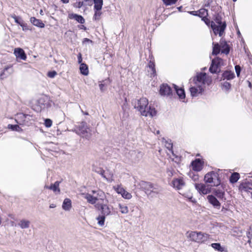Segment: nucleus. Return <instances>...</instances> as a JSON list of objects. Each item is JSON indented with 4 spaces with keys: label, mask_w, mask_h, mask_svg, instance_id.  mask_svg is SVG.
Masks as SVG:
<instances>
[{
    "label": "nucleus",
    "mask_w": 252,
    "mask_h": 252,
    "mask_svg": "<svg viewBox=\"0 0 252 252\" xmlns=\"http://www.w3.org/2000/svg\"><path fill=\"white\" fill-rule=\"evenodd\" d=\"M204 181L206 183L211 184V185H210L211 187L218 186L220 183L218 174L214 172H211L206 174L204 177Z\"/></svg>",
    "instance_id": "39448f33"
},
{
    "label": "nucleus",
    "mask_w": 252,
    "mask_h": 252,
    "mask_svg": "<svg viewBox=\"0 0 252 252\" xmlns=\"http://www.w3.org/2000/svg\"><path fill=\"white\" fill-rule=\"evenodd\" d=\"M235 71H236L237 76L239 77L240 75V72H241L240 66L238 65H236L235 66Z\"/></svg>",
    "instance_id": "603ef678"
},
{
    "label": "nucleus",
    "mask_w": 252,
    "mask_h": 252,
    "mask_svg": "<svg viewBox=\"0 0 252 252\" xmlns=\"http://www.w3.org/2000/svg\"><path fill=\"white\" fill-rule=\"evenodd\" d=\"M159 133H160V131H159V130H157V131H156V133L157 134H159Z\"/></svg>",
    "instance_id": "69168bd1"
},
{
    "label": "nucleus",
    "mask_w": 252,
    "mask_h": 252,
    "mask_svg": "<svg viewBox=\"0 0 252 252\" xmlns=\"http://www.w3.org/2000/svg\"><path fill=\"white\" fill-rule=\"evenodd\" d=\"M207 199L210 204H211L214 208L216 209H220V203L213 195H208L207 196Z\"/></svg>",
    "instance_id": "9d476101"
},
{
    "label": "nucleus",
    "mask_w": 252,
    "mask_h": 252,
    "mask_svg": "<svg viewBox=\"0 0 252 252\" xmlns=\"http://www.w3.org/2000/svg\"><path fill=\"white\" fill-rule=\"evenodd\" d=\"M175 90L177 94H178V95L179 96V97L180 98L183 99L185 97V92L183 89H182V88L178 89L177 86L175 85Z\"/></svg>",
    "instance_id": "7c9ffc66"
},
{
    "label": "nucleus",
    "mask_w": 252,
    "mask_h": 252,
    "mask_svg": "<svg viewBox=\"0 0 252 252\" xmlns=\"http://www.w3.org/2000/svg\"><path fill=\"white\" fill-rule=\"evenodd\" d=\"M56 205H55V204H51L50 205L49 207H50V208H55V207H56Z\"/></svg>",
    "instance_id": "e2e57ef3"
},
{
    "label": "nucleus",
    "mask_w": 252,
    "mask_h": 252,
    "mask_svg": "<svg viewBox=\"0 0 252 252\" xmlns=\"http://www.w3.org/2000/svg\"><path fill=\"white\" fill-rule=\"evenodd\" d=\"M80 70L81 71V73L84 75H87L89 73V70L88 66L85 64V63H81L80 66Z\"/></svg>",
    "instance_id": "c756f323"
},
{
    "label": "nucleus",
    "mask_w": 252,
    "mask_h": 252,
    "mask_svg": "<svg viewBox=\"0 0 252 252\" xmlns=\"http://www.w3.org/2000/svg\"><path fill=\"white\" fill-rule=\"evenodd\" d=\"M94 10H101L103 5V0H94Z\"/></svg>",
    "instance_id": "cd10ccee"
},
{
    "label": "nucleus",
    "mask_w": 252,
    "mask_h": 252,
    "mask_svg": "<svg viewBox=\"0 0 252 252\" xmlns=\"http://www.w3.org/2000/svg\"><path fill=\"white\" fill-rule=\"evenodd\" d=\"M197 11H191L190 12V14L193 15H196V16H197Z\"/></svg>",
    "instance_id": "052dcab7"
},
{
    "label": "nucleus",
    "mask_w": 252,
    "mask_h": 252,
    "mask_svg": "<svg viewBox=\"0 0 252 252\" xmlns=\"http://www.w3.org/2000/svg\"><path fill=\"white\" fill-rule=\"evenodd\" d=\"M204 91V87L199 85V86L192 87L190 88V92L192 96H196L198 94H201Z\"/></svg>",
    "instance_id": "ddd939ff"
},
{
    "label": "nucleus",
    "mask_w": 252,
    "mask_h": 252,
    "mask_svg": "<svg viewBox=\"0 0 252 252\" xmlns=\"http://www.w3.org/2000/svg\"><path fill=\"white\" fill-rule=\"evenodd\" d=\"M197 16L203 19L208 15V10L205 8H201L197 11Z\"/></svg>",
    "instance_id": "473e14b6"
},
{
    "label": "nucleus",
    "mask_w": 252,
    "mask_h": 252,
    "mask_svg": "<svg viewBox=\"0 0 252 252\" xmlns=\"http://www.w3.org/2000/svg\"><path fill=\"white\" fill-rule=\"evenodd\" d=\"M202 20H203L208 26H210V24L211 25V21L207 18V16L206 17H204L203 19H202Z\"/></svg>",
    "instance_id": "864d4df0"
},
{
    "label": "nucleus",
    "mask_w": 252,
    "mask_h": 252,
    "mask_svg": "<svg viewBox=\"0 0 252 252\" xmlns=\"http://www.w3.org/2000/svg\"><path fill=\"white\" fill-rule=\"evenodd\" d=\"M191 165L193 170L199 171L202 169L203 163L201 159L198 158L192 161Z\"/></svg>",
    "instance_id": "2eb2a0df"
},
{
    "label": "nucleus",
    "mask_w": 252,
    "mask_h": 252,
    "mask_svg": "<svg viewBox=\"0 0 252 252\" xmlns=\"http://www.w3.org/2000/svg\"><path fill=\"white\" fill-rule=\"evenodd\" d=\"M48 101V97L46 95H42L37 100V103L39 106L42 108L44 107Z\"/></svg>",
    "instance_id": "b1692460"
},
{
    "label": "nucleus",
    "mask_w": 252,
    "mask_h": 252,
    "mask_svg": "<svg viewBox=\"0 0 252 252\" xmlns=\"http://www.w3.org/2000/svg\"><path fill=\"white\" fill-rule=\"evenodd\" d=\"M220 46L218 43L215 44L213 49V55H217L220 52Z\"/></svg>",
    "instance_id": "c9c22d12"
},
{
    "label": "nucleus",
    "mask_w": 252,
    "mask_h": 252,
    "mask_svg": "<svg viewBox=\"0 0 252 252\" xmlns=\"http://www.w3.org/2000/svg\"><path fill=\"white\" fill-rule=\"evenodd\" d=\"M214 20L217 25L214 21H211V28L215 35L219 34L220 36H221L226 29V23L222 21V17L219 14L215 15Z\"/></svg>",
    "instance_id": "f03ea898"
},
{
    "label": "nucleus",
    "mask_w": 252,
    "mask_h": 252,
    "mask_svg": "<svg viewBox=\"0 0 252 252\" xmlns=\"http://www.w3.org/2000/svg\"><path fill=\"white\" fill-rule=\"evenodd\" d=\"M239 178V174L237 172H234L231 174L230 177V182L231 183H235L237 182Z\"/></svg>",
    "instance_id": "2f4dec72"
},
{
    "label": "nucleus",
    "mask_w": 252,
    "mask_h": 252,
    "mask_svg": "<svg viewBox=\"0 0 252 252\" xmlns=\"http://www.w3.org/2000/svg\"><path fill=\"white\" fill-rule=\"evenodd\" d=\"M64 3H67L69 2V0H61Z\"/></svg>",
    "instance_id": "0e129e2a"
},
{
    "label": "nucleus",
    "mask_w": 252,
    "mask_h": 252,
    "mask_svg": "<svg viewBox=\"0 0 252 252\" xmlns=\"http://www.w3.org/2000/svg\"><path fill=\"white\" fill-rule=\"evenodd\" d=\"M131 158L134 162L138 161L143 156V153L139 151H133L130 152Z\"/></svg>",
    "instance_id": "dca6fc26"
},
{
    "label": "nucleus",
    "mask_w": 252,
    "mask_h": 252,
    "mask_svg": "<svg viewBox=\"0 0 252 252\" xmlns=\"http://www.w3.org/2000/svg\"><path fill=\"white\" fill-rule=\"evenodd\" d=\"M85 5V0H76L74 3V6L77 8H80L83 5Z\"/></svg>",
    "instance_id": "79ce46f5"
},
{
    "label": "nucleus",
    "mask_w": 252,
    "mask_h": 252,
    "mask_svg": "<svg viewBox=\"0 0 252 252\" xmlns=\"http://www.w3.org/2000/svg\"><path fill=\"white\" fill-rule=\"evenodd\" d=\"M122 197L126 199H129L132 197L131 194L125 190L121 195Z\"/></svg>",
    "instance_id": "c03bdc74"
},
{
    "label": "nucleus",
    "mask_w": 252,
    "mask_h": 252,
    "mask_svg": "<svg viewBox=\"0 0 252 252\" xmlns=\"http://www.w3.org/2000/svg\"><path fill=\"white\" fill-rule=\"evenodd\" d=\"M59 184L60 182L58 181L56 182L53 185H52L49 189L53 190L54 192L58 191L59 192H60V190L59 189ZM46 188H48V187H46Z\"/></svg>",
    "instance_id": "f704fd0d"
},
{
    "label": "nucleus",
    "mask_w": 252,
    "mask_h": 252,
    "mask_svg": "<svg viewBox=\"0 0 252 252\" xmlns=\"http://www.w3.org/2000/svg\"><path fill=\"white\" fill-rule=\"evenodd\" d=\"M195 84L196 86L201 85L204 88V85L206 81V74L205 73H200L198 74L196 78L194 79Z\"/></svg>",
    "instance_id": "1a4fd4ad"
},
{
    "label": "nucleus",
    "mask_w": 252,
    "mask_h": 252,
    "mask_svg": "<svg viewBox=\"0 0 252 252\" xmlns=\"http://www.w3.org/2000/svg\"><path fill=\"white\" fill-rule=\"evenodd\" d=\"M52 125V121L49 119H47L45 120V125L47 127H50Z\"/></svg>",
    "instance_id": "09e8293b"
},
{
    "label": "nucleus",
    "mask_w": 252,
    "mask_h": 252,
    "mask_svg": "<svg viewBox=\"0 0 252 252\" xmlns=\"http://www.w3.org/2000/svg\"><path fill=\"white\" fill-rule=\"evenodd\" d=\"M82 113H83L86 115H88V113H87V112H84L83 111H82Z\"/></svg>",
    "instance_id": "338daca9"
},
{
    "label": "nucleus",
    "mask_w": 252,
    "mask_h": 252,
    "mask_svg": "<svg viewBox=\"0 0 252 252\" xmlns=\"http://www.w3.org/2000/svg\"><path fill=\"white\" fill-rule=\"evenodd\" d=\"M220 47L222 49L221 53L227 55L229 53V47L225 41L221 40L220 41Z\"/></svg>",
    "instance_id": "4be33fe9"
},
{
    "label": "nucleus",
    "mask_w": 252,
    "mask_h": 252,
    "mask_svg": "<svg viewBox=\"0 0 252 252\" xmlns=\"http://www.w3.org/2000/svg\"><path fill=\"white\" fill-rule=\"evenodd\" d=\"M134 108H136L142 115L145 117L149 116L152 118L157 114L155 108L149 105L148 100L145 97L137 100L135 103Z\"/></svg>",
    "instance_id": "f257e3e1"
},
{
    "label": "nucleus",
    "mask_w": 252,
    "mask_h": 252,
    "mask_svg": "<svg viewBox=\"0 0 252 252\" xmlns=\"http://www.w3.org/2000/svg\"><path fill=\"white\" fill-rule=\"evenodd\" d=\"M85 42H92V40H90L89 39L86 38H84V41H83L84 43Z\"/></svg>",
    "instance_id": "680f3d73"
},
{
    "label": "nucleus",
    "mask_w": 252,
    "mask_h": 252,
    "mask_svg": "<svg viewBox=\"0 0 252 252\" xmlns=\"http://www.w3.org/2000/svg\"><path fill=\"white\" fill-rule=\"evenodd\" d=\"M211 246L214 249L219 252H222L224 251V248L220 246V243H213Z\"/></svg>",
    "instance_id": "e433bc0d"
},
{
    "label": "nucleus",
    "mask_w": 252,
    "mask_h": 252,
    "mask_svg": "<svg viewBox=\"0 0 252 252\" xmlns=\"http://www.w3.org/2000/svg\"><path fill=\"white\" fill-rule=\"evenodd\" d=\"M42 13H43V11L42 10H41L40 11V14H42Z\"/></svg>",
    "instance_id": "774afa93"
},
{
    "label": "nucleus",
    "mask_w": 252,
    "mask_h": 252,
    "mask_svg": "<svg viewBox=\"0 0 252 252\" xmlns=\"http://www.w3.org/2000/svg\"><path fill=\"white\" fill-rule=\"evenodd\" d=\"M213 192L215 196L218 197L219 199L222 200H225L226 198L224 197L225 192L223 189H215L213 190Z\"/></svg>",
    "instance_id": "f3484780"
},
{
    "label": "nucleus",
    "mask_w": 252,
    "mask_h": 252,
    "mask_svg": "<svg viewBox=\"0 0 252 252\" xmlns=\"http://www.w3.org/2000/svg\"><path fill=\"white\" fill-rule=\"evenodd\" d=\"M11 17L14 19L15 22L19 24L21 27L24 28V24L22 22H20L19 21V17L16 16L15 14L11 15Z\"/></svg>",
    "instance_id": "a18cd8bd"
},
{
    "label": "nucleus",
    "mask_w": 252,
    "mask_h": 252,
    "mask_svg": "<svg viewBox=\"0 0 252 252\" xmlns=\"http://www.w3.org/2000/svg\"><path fill=\"white\" fill-rule=\"evenodd\" d=\"M31 22L35 26L43 28L45 27V24L41 20L37 19L34 17H32L30 19Z\"/></svg>",
    "instance_id": "6ab92c4d"
},
{
    "label": "nucleus",
    "mask_w": 252,
    "mask_h": 252,
    "mask_svg": "<svg viewBox=\"0 0 252 252\" xmlns=\"http://www.w3.org/2000/svg\"><path fill=\"white\" fill-rule=\"evenodd\" d=\"M222 76L224 79L231 80L234 77L235 75L233 72L230 71H225L223 72Z\"/></svg>",
    "instance_id": "c85d7f7f"
},
{
    "label": "nucleus",
    "mask_w": 252,
    "mask_h": 252,
    "mask_svg": "<svg viewBox=\"0 0 252 252\" xmlns=\"http://www.w3.org/2000/svg\"><path fill=\"white\" fill-rule=\"evenodd\" d=\"M101 14L102 12H101V10H95L93 19L95 21L99 20Z\"/></svg>",
    "instance_id": "a19ab883"
},
{
    "label": "nucleus",
    "mask_w": 252,
    "mask_h": 252,
    "mask_svg": "<svg viewBox=\"0 0 252 252\" xmlns=\"http://www.w3.org/2000/svg\"><path fill=\"white\" fill-rule=\"evenodd\" d=\"M99 87L100 90H101V92L104 91V90H105V89H104V85L103 84H102V83L99 84Z\"/></svg>",
    "instance_id": "13d9d810"
},
{
    "label": "nucleus",
    "mask_w": 252,
    "mask_h": 252,
    "mask_svg": "<svg viewBox=\"0 0 252 252\" xmlns=\"http://www.w3.org/2000/svg\"><path fill=\"white\" fill-rule=\"evenodd\" d=\"M94 2V0H85V4L92 5Z\"/></svg>",
    "instance_id": "6e6d98bb"
},
{
    "label": "nucleus",
    "mask_w": 252,
    "mask_h": 252,
    "mask_svg": "<svg viewBox=\"0 0 252 252\" xmlns=\"http://www.w3.org/2000/svg\"><path fill=\"white\" fill-rule=\"evenodd\" d=\"M78 133L82 137H85L87 139L90 138L92 135L91 130L85 122H82L79 126Z\"/></svg>",
    "instance_id": "423d86ee"
},
{
    "label": "nucleus",
    "mask_w": 252,
    "mask_h": 252,
    "mask_svg": "<svg viewBox=\"0 0 252 252\" xmlns=\"http://www.w3.org/2000/svg\"><path fill=\"white\" fill-rule=\"evenodd\" d=\"M150 194L151 193H155L156 194H158L159 193V190L158 188H156L153 186V188L151 189V190L150 191Z\"/></svg>",
    "instance_id": "5fc2aeb1"
},
{
    "label": "nucleus",
    "mask_w": 252,
    "mask_h": 252,
    "mask_svg": "<svg viewBox=\"0 0 252 252\" xmlns=\"http://www.w3.org/2000/svg\"><path fill=\"white\" fill-rule=\"evenodd\" d=\"M155 65L154 62L150 61L149 63L148 70V72L150 73L151 76H155L156 74V71L155 69Z\"/></svg>",
    "instance_id": "bb28decb"
},
{
    "label": "nucleus",
    "mask_w": 252,
    "mask_h": 252,
    "mask_svg": "<svg viewBox=\"0 0 252 252\" xmlns=\"http://www.w3.org/2000/svg\"><path fill=\"white\" fill-rule=\"evenodd\" d=\"M165 146L167 149H168L169 151L172 150V144L170 142L165 141Z\"/></svg>",
    "instance_id": "3c124183"
},
{
    "label": "nucleus",
    "mask_w": 252,
    "mask_h": 252,
    "mask_svg": "<svg viewBox=\"0 0 252 252\" xmlns=\"http://www.w3.org/2000/svg\"><path fill=\"white\" fill-rule=\"evenodd\" d=\"M173 188L177 189H180L185 186V183L182 178L174 179L172 182Z\"/></svg>",
    "instance_id": "f8f14e48"
},
{
    "label": "nucleus",
    "mask_w": 252,
    "mask_h": 252,
    "mask_svg": "<svg viewBox=\"0 0 252 252\" xmlns=\"http://www.w3.org/2000/svg\"><path fill=\"white\" fill-rule=\"evenodd\" d=\"M105 219V216L102 215L98 216L96 218L98 220V224L100 226L103 225L104 224Z\"/></svg>",
    "instance_id": "4c0bfd02"
},
{
    "label": "nucleus",
    "mask_w": 252,
    "mask_h": 252,
    "mask_svg": "<svg viewBox=\"0 0 252 252\" xmlns=\"http://www.w3.org/2000/svg\"><path fill=\"white\" fill-rule=\"evenodd\" d=\"M101 210V215L104 216H108L111 214V210L110 208L106 204H101L100 205Z\"/></svg>",
    "instance_id": "a211bd4d"
},
{
    "label": "nucleus",
    "mask_w": 252,
    "mask_h": 252,
    "mask_svg": "<svg viewBox=\"0 0 252 252\" xmlns=\"http://www.w3.org/2000/svg\"><path fill=\"white\" fill-rule=\"evenodd\" d=\"M9 69H10V70H11V71H10V72H8L9 74H10L12 73V72H13V69H12V68H11V66H6V67H5L4 68V69H3V72L1 73L0 76H5V72H6V71H7L8 70H9Z\"/></svg>",
    "instance_id": "49530a36"
},
{
    "label": "nucleus",
    "mask_w": 252,
    "mask_h": 252,
    "mask_svg": "<svg viewBox=\"0 0 252 252\" xmlns=\"http://www.w3.org/2000/svg\"><path fill=\"white\" fill-rule=\"evenodd\" d=\"M190 240L197 243H203L206 241L209 238V235L201 232L192 231L189 235Z\"/></svg>",
    "instance_id": "20e7f679"
},
{
    "label": "nucleus",
    "mask_w": 252,
    "mask_h": 252,
    "mask_svg": "<svg viewBox=\"0 0 252 252\" xmlns=\"http://www.w3.org/2000/svg\"><path fill=\"white\" fill-rule=\"evenodd\" d=\"M223 86L226 89H229L230 88L231 85L229 82H225L223 84Z\"/></svg>",
    "instance_id": "4d7b16f0"
},
{
    "label": "nucleus",
    "mask_w": 252,
    "mask_h": 252,
    "mask_svg": "<svg viewBox=\"0 0 252 252\" xmlns=\"http://www.w3.org/2000/svg\"><path fill=\"white\" fill-rule=\"evenodd\" d=\"M30 223L31 222L30 220L25 219H22L20 220L18 224L21 228L26 229L30 227Z\"/></svg>",
    "instance_id": "393cba45"
},
{
    "label": "nucleus",
    "mask_w": 252,
    "mask_h": 252,
    "mask_svg": "<svg viewBox=\"0 0 252 252\" xmlns=\"http://www.w3.org/2000/svg\"><path fill=\"white\" fill-rule=\"evenodd\" d=\"M250 184L249 183H242L239 186V189H241L242 191L251 192V191L252 190V188L250 187Z\"/></svg>",
    "instance_id": "5701e85b"
},
{
    "label": "nucleus",
    "mask_w": 252,
    "mask_h": 252,
    "mask_svg": "<svg viewBox=\"0 0 252 252\" xmlns=\"http://www.w3.org/2000/svg\"><path fill=\"white\" fill-rule=\"evenodd\" d=\"M71 200L69 198H65L62 205L63 209L65 211H69L71 209Z\"/></svg>",
    "instance_id": "412c9836"
},
{
    "label": "nucleus",
    "mask_w": 252,
    "mask_h": 252,
    "mask_svg": "<svg viewBox=\"0 0 252 252\" xmlns=\"http://www.w3.org/2000/svg\"><path fill=\"white\" fill-rule=\"evenodd\" d=\"M69 17L71 19H75L78 23H79L80 24H84L85 23V19L81 15H78L76 14H72L71 15H70Z\"/></svg>",
    "instance_id": "a878e982"
},
{
    "label": "nucleus",
    "mask_w": 252,
    "mask_h": 252,
    "mask_svg": "<svg viewBox=\"0 0 252 252\" xmlns=\"http://www.w3.org/2000/svg\"><path fill=\"white\" fill-rule=\"evenodd\" d=\"M160 94L162 95H170L172 93L171 88L167 84H162L160 86Z\"/></svg>",
    "instance_id": "4468645a"
},
{
    "label": "nucleus",
    "mask_w": 252,
    "mask_h": 252,
    "mask_svg": "<svg viewBox=\"0 0 252 252\" xmlns=\"http://www.w3.org/2000/svg\"><path fill=\"white\" fill-rule=\"evenodd\" d=\"M119 208L120 212L124 214H126L128 213V209L127 206L124 204L119 203L118 205Z\"/></svg>",
    "instance_id": "72a5a7b5"
},
{
    "label": "nucleus",
    "mask_w": 252,
    "mask_h": 252,
    "mask_svg": "<svg viewBox=\"0 0 252 252\" xmlns=\"http://www.w3.org/2000/svg\"><path fill=\"white\" fill-rule=\"evenodd\" d=\"M195 189L200 194L203 195L208 194L211 192V186L204 184H195Z\"/></svg>",
    "instance_id": "6e6552de"
},
{
    "label": "nucleus",
    "mask_w": 252,
    "mask_h": 252,
    "mask_svg": "<svg viewBox=\"0 0 252 252\" xmlns=\"http://www.w3.org/2000/svg\"><path fill=\"white\" fill-rule=\"evenodd\" d=\"M78 63H81L82 62V56H81V53L79 54L78 56Z\"/></svg>",
    "instance_id": "bf43d9fd"
},
{
    "label": "nucleus",
    "mask_w": 252,
    "mask_h": 252,
    "mask_svg": "<svg viewBox=\"0 0 252 252\" xmlns=\"http://www.w3.org/2000/svg\"><path fill=\"white\" fill-rule=\"evenodd\" d=\"M57 73L55 71H49L48 72V76L50 78H54L57 75Z\"/></svg>",
    "instance_id": "8fccbe9b"
},
{
    "label": "nucleus",
    "mask_w": 252,
    "mask_h": 252,
    "mask_svg": "<svg viewBox=\"0 0 252 252\" xmlns=\"http://www.w3.org/2000/svg\"><path fill=\"white\" fill-rule=\"evenodd\" d=\"M141 189L145 190V193L148 195H150V191L153 188V185L150 182L142 181L140 184Z\"/></svg>",
    "instance_id": "9b49d317"
},
{
    "label": "nucleus",
    "mask_w": 252,
    "mask_h": 252,
    "mask_svg": "<svg viewBox=\"0 0 252 252\" xmlns=\"http://www.w3.org/2000/svg\"><path fill=\"white\" fill-rule=\"evenodd\" d=\"M97 173H98L99 174L101 175L102 177L104 178L106 180H107L108 182H111L113 181V179H108L107 178L106 176L104 175L105 171L103 170L102 169L100 168L98 171H96Z\"/></svg>",
    "instance_id": "58836bf2"
},
{
    "label": "nucleus",
    "mask_w": 252,
    "mask_h": 252,
    "mask_svg": "<svg viewBox=\"0 0 252 252\" xmlns=\"http://www.w3.org/2000/svg\"><path fill=\"white\" fill-rule=\"evenodd\" d=\"M223 61L221 59L216 58L212 61L211 66L209 68L210 71L212 73H215L218 71V68L222 65Z\"/></svg>",
    "instance_id": "0eeeda50"
},
{
    "label": "nucleus",
    "mask_w": 252,
    "mask_h": 252,
    "mask_svg": "<svg viewBox=\"0 0 252 252\" xmlns=\"http://www.w3.org/2000/svg\"><path fill=\"white\" fill-rule=\"evenodd\" d=\"M14 53L17 57L20 58L21 59L25 60L26 55L22 49L16 48L14 50Z\"/></svg>",
    "instance_id": "aec40b11"
},
{
    "label": "nucleus",
    "mask_w": 252,
    "mask_h": 252,
    "mask_svg": "<svg viewBox=\"0 0 252 252\" xmlns=\"http://www.w3.org/2000/svg\"><path fill=\"white\" fill-rule=\"evenodd\" d=\"M8 127L10 128L13 130H15V131H20L22 130L21 128L17 125H9Z\"/></svg>",
    "instance_id": "37998d69"
},
{
    "label": "nucleus",
    "mask_w": 252,
    "mask_h": 252,
    "mask_svg": "<svg viewBox=\"0 0 252 252\" xmlns=\"http://www.w3.org/2000/svg\"><path fill=\"white\" fill-rule=\"evenodd\" d=\"M162 1L166 5H170L176 3L175 0H162Z\"/></svg>",
    "instance_id": "de8ad7c7"
},
{
    "label": "nucleus",
    "mask_w": 252,
    "mask_h": 252,
    "mask_svg": "<svg viewBox=\"0 0 252 252\" xmlns=\"http://www.w3.org/2000/svg\"><path fill=\"white\" fill-rule=\"evenodd\" d=\"M114 189L118 193L122 194L124 191L125 190L121 185H117V186L113 187Z\"/></svg>",
    "instance_id": "ea45409f"
},
{
    "label": "nucleus",
    "mask_w": 252,
    "mask_h": 252,
    "mask_svg": "<svg viewBox=\"0 0 252 252\" xmlns=\"http://www.w3.org/2000/svg\"><path fill=\"white\" fill-rule=\"evenodd\" d=\"M93 194L87 193L85 194L84 198L87 199L88 203L94 204L97 201H104L106 198L105 193L101 190H92Z\"/></svg>",
    "instance_id": "7ed1b4c3"
}]
</instances>
